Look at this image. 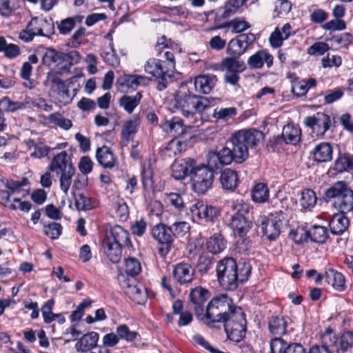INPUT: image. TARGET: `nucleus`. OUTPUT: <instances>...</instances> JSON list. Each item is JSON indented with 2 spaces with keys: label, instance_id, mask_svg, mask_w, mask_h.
<instances>
[{
  "label": "nucleus",
  "instance_id": "nucleus-36",
  "mask_svg": "<svg viewBox=\"0 0 353 353\" xmlns=\"http://www.w3.org/2000/svg\"><path fill=\"white\" fill-rule=\"evenodd\" d=\"M81 59V55L79 52L72 50L68 53L61 52V65L59 73L69 72L71 67L77 64Z\"/></svg>",
  "mask_w": 353,
  "mask_h": 353
},
{
  "label": "nucleus",
  "instance_id": "nucleus-43",
  "mask_svg": "<svg viewBox=\"0 0 353 353\" xmlns=\"http://www.w3.org/2000/svg\"><path fill=\"white\" fill-rule=\"evenodd\" d=\"M287 322L283 316H272L268 321L270 332L274 335H283L285 333Z\"/></svg>",
  "mask_w": 353,
  "mask_h": 353
},
{
  "label": "nucleus",
  "instance_id": "nucleus-59",
  "mask_svg": "<svg viewBox=\"0 0 353 353\" xmlns=\"http://www.w3.org/2000/svg\"><path fill=\"white\" fill-rule=\"evenodd\" d=\"M101 57L105 62L111 66L117 67L120 63L119 58L117 57L112 43L110 44L108 50H104L101 53Z\"/></svg>",
  "mask_w": 353,
  "mask_h": 353
},
{
  "label": "nucleus",
  "instance_id": "nucleus-13",
  "mask_svg": "<svg viewBox=\"0 0 353 353\" xmlns=\"http://www.w3.org/2000/svg\"><path fill=\"white\" fill-rule=\"evenodd\" d=\"M236 153L234 152L232 148L228 145V141L225 146L223 147L219 152L210 151L208 153L207 160L210 166L218 168V164L220 165H230L232 161L240 163L236 158Z\"/></svg>",
  "mask_w": 353,
  "mask_h": 353
},
{
  "label": "nucleus",
  "instance_id": "nucleus-2",
  "mask_svg": "<svg viewBox=\"0 0 353 353\" xmlns=\"http://www.w3.org/2000/svg\"><path fill=\"white\" fill-rule=\"evenodd\" d=\"M188 85H192V83L181 84L174 97V106L190 123L198 125V117L201 119L200 113L210 106V102L205 97L191 93Z\"/></svg>",
  "mask_w": 353,
  "mask_h": 353
},
{
  "label": "nucleus",
  "instance_id": "nucleus-21",
  "mask_svg": "<svg viewBox=\"0 0 353 353\" xmlns=\"http://www.w3.org/2000/svg\"><path fill=\"white\" fill-rule=\"evenodd\" d=\"M129 236L126 230L120 225H115L110 228L105 238L123 247H128L131 245Z\"/></svg>",
  "mask_w": 353,
  "mask_h": 353
},
{
  "label": "nucleus",
  "instance_id": "nucleus-42",
  "mask_svg": "<svg viewBox=\"0 0 353 353\" xmlns=\"http://www.w3.org/2000/svg\"><path fill=\"white\" fill-rule=\"evenodd\" d=\"M61 52L54 48H47L43 55L42 63L48 67L57 68L61 65Z\"/></svg>",
  "mask_w": 353,
  "mask_h": 353
},
{
  "label": "nucleus",
  "instance_id": "nucleus-49",
  "mask_svg": "<svg viewBox=\"0 0 353 353\" xmlns=\"http://www.w3.org/2000/svg\"><path fill=\"white\" fill-rule=\"evenodd\" d=\"M348 189L349 188L345 182L338 181L325 191V196L327 199H337V201H339L344 194L345 190Z\"/></svg>",
  "mask_w": 353,
  "mask_h": 353
},
{
  "label": "nucleus",
  "instance_id": "nucleus-60",
  "mask_svg": "<svg viewBox=\"0 0 353 353\" xmlns=\"http://www.w3.org/2000/svg\"><path fill=\"white\" fill-rule=\"evenodd\" d=\"M169 227L172 234H173V238L185 236L190 228L189 223L185 221L175 222Z\"/></svg>",
  "mask_w": 353,
  "mask_h": 353
},
{
  "label": "nucleus",
  "instance_id": "nucleus-23",
  "mask_svg": "<svg viewBox=\"0 0 353 353\" xmlns=\"http://www.w3.org/2000/svg\"><path fill=\"white\" fill-rule=\"evenodd\" d=\"M264 63L268 68L273 64V57L267 50H261L250 56L248 59V64L251 68H261Z\"/></svg>",
  "mask_w": 353,
  "mask_h": 353
},
{
  "label": "nucleus",
  "instance_id": "nucleus-4",
  "mask_svg": "<svg viewBox=\"0 0 353 353\" xmlns=\"http://www.w3.org/2000/svg\"><path fill=\"white\" fill-rule=\"evenodd\" d=\"M263 138V133L255 129L241 130L233 133L228 141L236 153V158L239 163L244 162L248 157L249 148L257 145Z\"/></svg>",
  "mask_w": 353,
  "mask_h": 353
},
{
  "label": "nucleus",
  "instance_id": "nucleus-26",
  "mask_svg": "<svg viewBox=\"0 0 353 353\" xmlns=\"http://www.w3.org/2000/svg\"><path fill=\"white\" fill-rule=\"evenodd\" d=\"M96 157L99 163L106 169H112L117 163L116 157L110 148L105 145L97 150Z\"/></svg>",
  "mask_w": 353,
  "mask_h": 353
},
{
  "label": "nucleus",
  "instance_id": "nucleus-41",
  "mask_svg": "<svg viewBox=\"0 0 353 353\" xmlns=\"http://www.w3.org/2000/svg\"><path fill=\"white\" fill-rule=\"evenodd\" d=\"M141 98L142 94L140 92H137L134 96L125 94L119 99V105L128 113L131 114L140 103Z\"/></svg>",
  "mask_w": 353,
  "mask_h": 353
},
{
  "label": "nucleus",
  "instance_id": "nucleus-10",
  "mask_svg": "<svg viewBox=\"0 0 353 353\" xmlns=\"http://www.w3.org/2000/svg\"><path fill=\"white\" fill-rule=\"evenodd\" d=\"M151 234L161 245L158 249L159 255L165 257L170 252L174 241L170 227L163 223H159L153 227Z\"/></svg>",
  "mask_w": 353,
  "mask_h": 353
},
{
  "label": "nucleus",
  "instance_id": "nucleus-5",
  "mask_svg": "<svg viewBox=\"0 0 353 353\" xmlns=\"http://www.w3.org/2000/svg\"><path fill=\"white\" fill-rule=\"evenodd\" d=\"M48 170L60 174V188L65 194L71 185L72 177L74 174L75 169L72 165L71 159L66 151H62L55 155L52 159Z\"/></svg>",
  "mask_w": 353,
  "mask_h": 353
},
{
  "label": "nucleus",
  "instance_id": "nucleus-64",
  "mask_svg": "<svg viewBox=\"0 0 353 353\" xmlns=\"http://www.w3.org/2000/svg\"><path fill=\"white\" fill-rule=\"evenodd\" d=\"M61 224L54 222L44 226L43 228L45 234L52 239H57L61 234Z\"/></svg>",
  "mask_w": 353,
  "mask_h": 353
},
{
  "label": "nucleus",
  "instance_id": "nucleus-30",
  "mask_svg": "<svg viewBox=\"0 0 353 353\" xmlns=\"http://www.w3.org/2000/svg\"><path fill=\"white\" fill-rule=\"evenodd\" d=\"M35 36H42L41 20L38 18H32L28 23L26 29L22 30L19 34V38L26 41H31Z\"/></svg>",
  "mask_w": 353,
  "mask_h": 353
},
{
  "label": "nucleus",
  "instance_id": "nucleus-27",
  "mask_svg": "<svg viewBox=\"0 0 353 353\" xmlns=\"http://www.w3.org/2000/svg\"><path fill=\"white\" fill-rule=\"evenodd\" d=\"M217 78L214 74H203L195 78L194 85L199 92L208 94L214 87Z\"/></svg>",
  "mask_w": 353,
  "mask_h": 353
},
{
  "label": "nucleus",
  "instance_id": "nucleus-38",
  "mask_svg": "<svg viewBox=\"0 0 353 353\" xmlns=\"http://www.w3.org/2000/svg\"><path fill=\"white\" fill-rule=\"evenodd\" d=\"M161 126L163 131L172 134L173 136H179L184 132L182 119L179 117H173L170 120H165Z\"/></svg>",
  "mask_w": 353,
  "mask_h": 353
},
{
  "label": "nucleus",
  "instance_id": "nucleus-12",
  "mask_svg": "<svg viewBox=\"0 0 353 353\" xmlns=\"http://www.w3.org/2000/svg\"><path fill=\"white\" fill-rule=\"evenodd\" d=\"M299 232H290V235L296 244L307 241L308 239L316 243H323L328 237L326 228L321 225H314L309 230H302L301 236L296 238Z\"/></svg>",
  "mask_w": 353,
  "mask_h": 353
},
{
  "label": "nucleus",
  "instance_id": "nucleus-20",
  "mask_svg": "<svg viewBox=\"0 0 353 353\" xmlns=\"http://www.w3.org/2000/svg\"><path fill=\"white\" fill-rule=\"evenodd\" d=\"M174 279L180 284L190 283L194 276V270L193 268L187 263H179L174 266Z\"/></svg>",
  "mask_w": 353,
  "mask_h": 353
},
{
  "label": "nucleus",
  "instance_id": "nucleus-55",
  "mask_svg": "<svg viewBox=\"0 0 353 353\" xmlns=\"http://www.w3.org/2000/svg\"><path fill=\"white\" fill-rule=\"evenodd\" d=\"M316 200L315 192L310 189H305L301 193L300 205L304 209H310L315 205Z\"/></svg>",
  "mask_w": 353,
  "mask_h": 353
},
{
  "label": "nucleus",
  "instance_id": "nucleus-57",
  "mask_svg": "<svg viewBox=\"0 0 353 353\" xmlns=\"http://www.w3.org/2000/svg\"><path fill=\"white\" fill-rule=\"evenodd\" d=\"M237 114V110L235 107L221 108L214 110L213 117L219 120L227 121Z\"/></svg>",
  "mask_w": 353,
  "mask_h": 353
},
{
  "label": "nucleus",
  "instance_id": "nucleus-8",
  "mask_svg": "<svg viewBox=\"0 0 353 353\" xmlns=\"http://www.w3.org/2000/svg\"><path fill=\"white\" fill-rule=\"evenodd\" d=\"M321 341L333 348L336 353H345L353 347V332L346 331L337 336L328 328L323 334Z\"/></svg>",
  "mask_w": 353,
  "mask_h": 353
},
{
  "label": "nucleus",
  "instance_id": "nucleus-46",
  "mask_svg": "<svg viewBox=\"0 0 353 353\" xmlns=\"http://www.w3.org/2000/svg\"><path fill=\"white\" fill-rule=\"evenodd\" d=\"M239 57L231 56L224 58L221 61V67L226 71L242 72L245 68L243 61L239 59Z\"/></svg>",
  "mask_w": 353,
  "mask_h": 353
},
{
  "label": "nucleus",
  "instance_id": "nucleus-44",
  "mask_svg": "<svg viewBox=\"0 0 353 353\" xmlns=\"http://www.w3.org/2000/svg\"><path fill=\"white\" fill-rule=\"evenodd\" d=\"M250 24L240 18H234L232 20L225 22L220 26L214 27L213 30L221 29L224 28H232V32L234 34L241 33L250 28Z\"/></svg>",
  "mask_w": 353,
  "mask_h": 353
},
{
  "label": "nucleus",
  "instance_id": "nucleus-19",
  "mask_svg": "<svg viewBox=\"0 0 353 353\" xmlns=\"http://www.w3.org/2000/svg\"><path fill=\"white\" fill-rule=\"evenodd\" d=\"M195 160L188 157L174 161L171 166L172 176L176 180L184 179L194 166Z\"/></svg>",
  "mask_w": 353,
  "mask_h": 353
},
{
  "label": "nucleus",
  "instance_id": "nucleus-50",
  "mask_svg": "<svg viewBox=\"0 0 353 353\" xmlns=\"http://www.w3.org/2000/svg\"><path fill=\"white\" fill-rule=\"evenodd\" d=\"M248 0H228L223 6L222 17L225 19L238 12Z\"/></svg>",
  "mask_w": 353,
  "mask_h": 353
},
{
  "label": "nucleus",
  "instance_id": "nucleus-7",
  "mask_svg": "<svg viewBox=\"0 0 353 353\" xmlns=\"http://www.w3.org/2000/svg\"><path fill=\"white\" fill-rule=\"evenodd\" d=\"M214 167L203 163L198 164L194 162V166L190 171V176L194 192L198 194H205L212 188L214 181Z\"/></svg>",
  "mask_w": 353,
  "mask_h": 353
},
{
  "label": "nucleus",
  "instance_id": "nucleus-15",
  "mask_svg": "<svg viewBox=\"0 0 353 353\" xmlns=\"http://www.w3.org/2000/svg\"><path fill=\"white\" fill-rule=\"evenodd\" d=\"M145 71L154 77H170L172 72V63L166 65L163 60L151 58L148 60L144 66Z\"/></svg>",
  "mask_w": 353,
  "mask_h": 353
},
{
  "label": "nucleus",
  "instance_id": "nucleus-6",
  "mask_svg": "<svg viewBox=\"0 0 353 353\" xmlns=\"http://www.w3.org/2000/svg\"><path fill=\"white\" fill-rule=\"evenodd\" d=\"M233 214L231 216L230 227L239 236H244L250 231L252 223L249 220V213L252 210L249 203L242 199L233 201L230 205Z\"/></svg>",
  "mask_w": 353,
  "mask_h": 353
},
{
  "label": "nucleus",
  "instance_id": "nucleus-14",
  "mask_svg": "<svg viewBox=\"0 0 353 353\" xmlns=\"http://www.w3.org/2000/svg\"><path fill=\"white\" fill-rule=\"evenodd\" d=\"M210 296L208 290L197 286L190 290L189 297L195 316L199 320L205 310V303Z\"/></svg>",
  "mask_w": 353,
  "mask_h": 353
},
{
  "label": "nucleus",
  "instance_id": "nucleus-51",
  "mask_svg": "<svg viewBox=\"0 0 353 353\" xmlns=\"http://www.w3.org/2000/svg\"><path fill=\"white\" fill-rule=\"evenodd\" d=\"M83 17L76 16L74 17H68L63 19L58 23V29L61 34H68L74 28L77 22L81 23Z\"/></svg>",
  "mask_w": 353,
  "mask_h": 353
},
{
  "label": "nucleus",
  "instance_id": "nucleus-52",
  "mask_svg": "<svg viewBox=\"0 0 353 353\" xmlns=\"http://www.w3.org/2000/svg\"><path fill=\"white\" fill-rule=\"evenodd\" d=\"M48 121L58 127L68 130L72 126V123L69 119L65 118L61 113L54 112L48 115Z\"/></svg>",
  "mask_w": 353,
  "mask_h": 353
},
{
  "label": "nucleus",
  "instance_id": "nucleus-62",
  "mask_svg": "<svg viewBox=\"0 0 353 353\" xmlns=\"http://www.w3.org/2000/svg\"><path fill=\"white\" fill-rule=\"evenodd\" d=\"M38 57L35 54H31L28 57V61L23 63L21 70V77L25 80H28L32 75V63H38Z\"/></svg>",
  "mask_w": 353,
  "mask_h": 353
},
{
  "label": "nucleus",
  "instance_id": "nucleus-48",
  "mask_svg": "<svg viewBox=\"0 0 353 353\" xmlns=\"http://www.w3.org/2000/svg\"><path fill=\"white\" fill-rule=\"evenodd\" d=\"M142 183L145 190H153L154 181L153 180V170L150 163H145L141 171Z\"/></svg>",
  "mask_w": 353,
  "mask_h": 353
},
{
  "label": "nucleus",
  "instance_id": "nucleus-33",
  "mask_svg": "<svg viewBox=\"0 0 353 353\" xmlns=\"http://www.w3.org/2000/svg\"><path fill=\"white\" fill-rule=\"evenodd\" d=\"M150 81V78L142 75H124L118 79L117 83L120 86L136 89L139 85H148Z\"/></svg>",
  "mask_w": 353,
  "mask_h": 353
},
{
  "label": "nucleus",
  "instance_id": "nucleus-32",
  "mask_svg": "<svg viewBox=\"0 0 353 353\" xmlns=\"http://www.w3.org/2000/svg\"><path fill=\"white\" fill-rule=\"evenodd\" d=\"M325 279L338 292H343L346 288L345 276L334 269H328L325 272Z\"/></svg>",
  "mask_w": 353,
  "mask_h": 353
},
{
  "label": "nucleus",
  "instance_id": "nucleus-11",
  "mask_svg": "<svg viewBox=\"0 0 353 353\" xmlns=\"http://www.w3.org/2000/svg\"><path fill=\"white\" fill-rule=\"evenodd\" d=\"M193 221L204 219L205 221L213 222L220 215L219 210L214 206L208 205L202 201H196L190 207Z\"/></svg>",
  "mask_w": 353,
  "mask_h": 353
},
{
  "label": "nucleus",
  "instance_id": "nucleus-53",
  "mask_svg": "<svg viewBox=\"0 0 353 353\" xmlns=\"http://www.w3.org/2000/svg\"><path fill=\"white\" fill-rule=\"evenodd\" d=\"M26 108V104L21 101H12L8 97L0 100V110L13 112Z\"/></svg>",
  "mask_w": 353,
  "mask_h": 353
},
{
  "label": "nucleus",
  "instance_id": "nucleus-3",
  "mask_svg": "<svg viewBox=\"0 0 353 353\" xmlns=\"http://www.w3.org/2000/svg\"><path fill=\"white\" fill-rule=\"evenodd\" d=\"M249 263L237 264L231 257H226L219 261L216 266L217 279L220 285L226 290H234L239 282L248 279L251 273Z\"/></svg>",
  "mask_w": 353,
  "mask_h": 353
},
{
  "label": "nucleus",
  "instance_id": "nucleus-9",
  "mask_svg": "<svg viewBox=\"0 0 353 353\" xmlns=\"http://www.w3.org/2000/svg\"><path fill=\"white\" fill-rule=\"evenodd\" d=\"M119 284L125 294L138 304H143L147 300L145 288L132 277H125L123 274L118 276Z\"/></svg>",
  "mask_w": 353,
  "mask_h": 353
},
{
  "label": "nucleus",
  "instance_id": "nucleus-24",
  "mask_svg": "<svg viewBox=\"0 0 353 353\" xmlns=\"http://www.w3.org/2000/svg\"><path fill=\"white\" fill-rule=\"evenodd\" d=\"M292 26L289 23L284 24L281 28L276 27L269 38L270 46L274 48L281 46L283 41L288 39L290 36Z\"/></svg>",
  "mask_w": 353,
  "mask_h": 353
},
{
  "label": "nucleus",
  "instance_id": "nucleus-61",
  "mask_svg": "<svg viewBox=\"0 0 353 353\" xmlns=\"http://www.w3.org/2000/svg\"><path fill=\"white\" fill-rule=\"evenodd\" d=\"M116 332L119 339H124L128 342L134 341L139 335L137 332L130 330L129 327L125 324L118 326Z\"/></svg>",
  "mask_w": 353,
  "mask_h": 353
},
{
  "label": "nucleus",
  "instance_id": "nucleus-18",
  "mask_svg": "<svg viewBox=\"0 0 353 353\" xmlns=\"http://www.w3.org/2000/svg\"><path fill=\"white\" fill-rule=\"evenodd\" d=\"M257 225L261 227L263 236L269 241H275L281 233V224L277 221L267 219L265 216H260L257 221Z\"/></svg>",
  "mask_w": 353,
  "mask_h": 353
},
{
  "label": "nucleus",
  "instance_id": "nucleus-56",
  "mask_svg": "<svg viewBox=\"0 0 353 353\" xmlns=\"http://www.w3.org/2000/svg\"><path fill=\"white\" fill-rule=\"evenodd\" d=\"M141 271V266L138 259L130 257L125 260V272L128 276L134 278Z\"/></svg>",
  "mask_w": 353,
  "mask_h": 353
},
{
  "label": "nucleus",
  "instance_id": "nucleus-37",
  "mask_svg": "<svg viewBox=\"0 0 353 353\" xmlns=\"http://www.w3.org/2000/svg\"><path fill=\"white\" fill-rule=\"evenodd\" d=\"M227 241L222 234L215 233L206 242L208 251L213 254L222 252L226 248Z\"/></svg>",
  "mask_w": 353,
  "mask_h": 353
},
{
  "label": "nucleus",
  "instance_id": "nucleus-47",
  "mask_svg": "<svg viewBox=\"0 0 353 353\" xmlns=\"http://www.w3.org/2000/svg\"><path fill=\"white\" fill-rule=\"evenodd\" d=\"M269 197V190L267 185L259 183L256 184L252 191V199L255 203H264Z\"/></svg>",
  "mask_w": 353,
  "mask_h": 353
},
{
  "label": "nucleus",
  "instance_id": "nucleus-28",
  "mask_svg": "<svg viewBox=\"0 0 353 353\" xmlns=\"http://www.w3.org/2000/svg\"><path fill=\"white\" fill-rule=\"evenodd\" d=\"M219 181L224 190L230 191H234L239 183L237 173L230 168H225L221 172Z\"/></svg>",
  "mask_w": 353,
  "mask_h": 353
},
{
  "label": "nucleus",
  "instance_id": "nucleus-34",
  "mask_svg": "<svg viewBox=\"0 0 353 353\" xmlns=\"http://www.w3.org/2000/svg\"><path fill=\"white\" fill-rule=\"evenodd\" d=\"M103 248L105 254L112 263H117L120 261L123 246L105 238L103 241Z\"/></svg>",
  "mask_w": 353,
  "mask_h": 353
},
{
  "label": "nucleus",
  "instance_id": "nucleus-17",
  "mask_svg": "<svg viewBox=\"0 0 353 353\" xmlns=\"http://www.w3.org/2000/svg\"><path fill=\"white\" fill-rule=\"evenodd\" d=\"M330 116L323 112H317L312 117H307L305 120L307 126L321 135L330 128Z\"/></svg>",
  "mask_w": 353,
  "mask_h": 353
},
{
  "label": "nucleus",
  "instance_id": "nucleus-39",
  "mask_svg": "<svg viewBox=\"0 0 353 353\" xmlns=\"http://www.w3.org/2000/svg\"><path fill=\"white\" fill-rule=\"evenodd\" d=\"M313 154L316 161L327 162L332 158V148L330 143L322 142L315 146Z\"/></svg>",
  "mask_w": 353,
  "mask_h": 353
},
{
  "label": "nucleus",
  "instance_id": "nucleus-45",
  "mask_svg": "<svg viewBox=\"0 0 353 353\" xmlns=\"http://www.w3.org/2000/svg\"><path fill=\"white\" fill-rule=\"evenodd\" d=\"M334 168L339 172L353 171V154H340L335 161Z\"/></svg>",
  "mask_w": 353,
  "mask_h": 353
},
{
  "label": "nucleus",
  "instance_id": "nucleus-63",
  "mask_svg": "<svg viewBox=\"0 0 353 353\" xmlns=\"http://www.w3.org/2000/svg\"><path fill=\"white\" fill-rule=\"evenodd\" d=\"M75 206L78 210H89L93 205L91 199L83 194H74Z\"/></svg>",
  "mask_w": 353,
  "mask_h": 353
},
{
  "label": "nucleus",
  "instance_id": "nucleus-25",
  "mask_svg": "<svg viewBox=\"0 0 353 353\" xmlns=\"http://www.w3.org/2000/svg\"><path fill=\"white\" fill-rule=\"evenodd\" d=\"M99 335L96 332H90L80 338L75 344L77 352H87L97 346Z\"/></svg>",
  "mask_w": 353,
  "mask_h": 353
},
{
  "label": "nucleus",
  "instance_id": "nucleus-31",
  "mask_svg": "<svg viewBox=\"0 0 353 353\" xmlns=\"http://www.w3.org/2000/svg\"><path fill=\"white\" fill-rule=\"evenodd\" d=\"M59 72L51 71L47 74V82L50 83L51 88L63 97H69V90L65 82L58 76Z\"/></svg>",
  "mask_w": 353,
  "mask_h": 353
},
{
  "label": "nucleus",
  "instance_id": "nucleus-1",
  "mask_svg": "<svg viewBox=\"0 0 353 353\" xmlns=\"http://www.w3.org/2000/svg\"><path fill=\"white\" fill-rule=\"evenodd\" d=\"M199 321L210 327H214L218 323H223L228 338L232 341L239 342L245 336V314L226 294L214 296L205 306Z\"/></svg>",
  "mask_w": 353,
  "mask_h": 353
},
{
  "label": "nucleus",
  "instance_id": "nucleus-40",
  "mask_svg": "<svg viewBox=\"0 0 353 353\" xmlns=\"http://www.w3.org/2000/svg\"><path fill=\"white\" fill-rule=\"evenodd\" d=\"M334 206L343 213L353 212V190L350 188L345 190L339 201L334 202Z\"/></svg>",
  "mask_w": 353,
  "mask_h": 353
},
{
  "label": "nucleus",
  "instance_id": "nucleus-58",
  "mask_svg": "<svg viewBox=\"0 0 353 353\" xmlns=\"http://www.w3.org/2000/svg\"><path fill=\"white\" fill-rule=\"evenodd\" d=\"M165 201L174 207V208L179 212L184 210L185 208V203L183 199L182 196L178 193L171 192L167 194Z\"/></svg>",
  "mask_w": 353,
  "mask_h": 353
},
{
  "label": "nucleus",
  "instance_id": "nucleus-16",
  "mask_svg": "<svg viewBox=\"0 0 353 353\" xmlns=\"http://www.w3.org/2000/svg\"><path fill=\"white\" fill-rule=\"evenodd\" d=\"M301 130L299 125L288 123L283 128L281 137L275 138L276 144H281L283 142L286 144L296 145L301 141Z\"/></svg>",
  "mask_w": 353,
  "mask_h": 353
},
{
  "label": "nucleus",
  "instance_id": "nucleus-35",
  "mask_svg": "<svg viewBox=\"0 0 353 353\" xmlns=\"http://www.w3.org/2000/svg\"><path fill=\"white\" fill-rule=\"evenodd\" d=\"M187 144L178 139L171 140L161 151V155L164 159H172L180 154L186 149Z\"/></svg>",
  "mask_w": 353,
  "mask_h": 353
},
{
  "label": "nucleus",
  "instance_id": "nucleus-54",
  "mask_svg": "<svg viewBox=\"0 0 353 353\" xmlns=\"http://www.w3.org/2000/svg\"><path fill=\"white\" fill-rule=\"evenodd\" d=\"M226 52L230 56L240 57L246 52V50L236 36L228 42Z\"/></svg>",
  "mask_w": 353,
  "mask_h": 353
},
{
  "label": "nucleus",
  "instance_id": "nucleus-29",
  "mask_svg": "<svg viewBox=\"0 0 353 353\" xmlns=\"http://www.w3.org/2000/svg\"><path fill=\"white\" fill-rule=\"evenodd\" d=\"M341 212L335 214L330 221V231L333 234L341 235L347 230L350 225V221L347 217Z\"/></svg>",
  "mask_w": 353,
  "mask_h": 353
},
{
  "label": "nucleus",
  "instance_id": "nucleus-22",
  "mask_svg": "<svg viewBox=\"0 0 353 353\" xmlns=\"http://www.w3.org/2000/svg\"><path fill=\"white\" fill-rule=\"evenodd\" d=\"M139 125L140 119L138 117L123 123L121 132V143L123 145H127L130 141L134 139Z\"/></svg>",
  "mask_w": 353,
  "mask_h": 353
}]
</instances>
